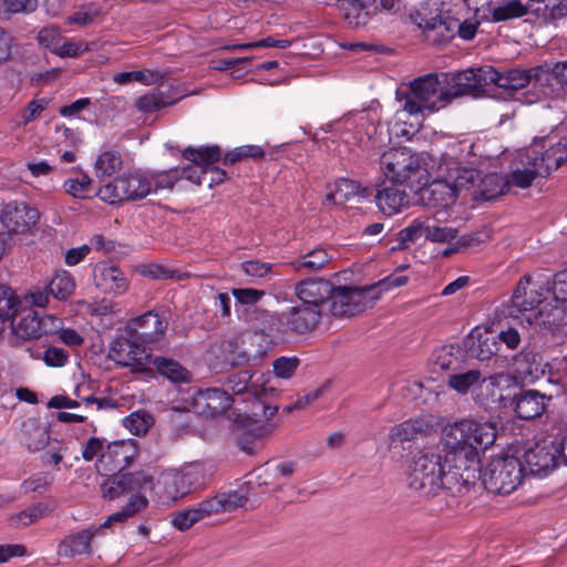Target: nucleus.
<instances>
[{
  "mask_svg": "<svg viewBox=\"0 0 567 567\" xmlns=\"http://www.w3.org/2000/svg\"><path fill=\"white\" fill-rule=\"evenodd\" d=\"M497 437L496 425L462 419L442 429V444L445 462L453 464L473 485L480 478L481 454L492 446Z\"/></svg>",
  "mask_w": 567,
  "mask_h": 567,
  "instance_id": "obj_1",
  "label": "nucleus"
},
{
  "mask_svg": "<svg viewBox=\"0 0 567 567\" xmlns=\"http://www.w3.org/2000/svg\"><path fill=\"white\" fill-rule=\"evenodd\" d=\"M464 474L445 462L441 454L422 451L415 454L408 470V486L421 497H435L445 493L451 496L463 494L473 486L466 483Z\"/></svg>",
  "mask_w": 567,
  "mask_h": 567,
  "instance_id": "obj_2",
  "label": "nucleus"
},
{
  "mask_svg": "<svg viewBox=\"0 0 567 567\" xmlns=\"http://www.w3.org/2000/svg\"><path fill=\"white\" fill-rule=\"evenodd\" d=\"M442 73H430L413 80L406 92L396 91V100L402 111L409 115H419L427 111L437 112L451 103Z\"/></svg>",
  "mask_w": 567,
  "mask_h": 567,
  "instance_id": "obj_3",
  "label": "nucleus"
},
{
  "mask_svg": "<svg viewBox=\"0 0 567 567\" xmlns=\"http://www.w3.org/2000/svg\"><path fill=\"white\" fill-rule=\"evenodd\" d=\"M539 151L535 146L520 150L516 153L509 174L493 173L483 181L485 197L487 199L503 195L512 186L527 188L537 176H545L538 162Z\"/></svg>",
  "mask_w": 567,
  "mask_h": 567,
  "instance_id": "obj_4",
  "label": "nucleus"
},
{
  "mask_svg": "<svg viewBox=\"0 0 567 567\" xmlns=\"http://www.w3.org/2000/svg\"><path fill=\"white\" fill-rule=\"evenodd\" d=\"M424 157L408 147L391 148L383 153L380 168L384 181L405 185L411 190L427 184V168Z\"/></svg>",
  "mask_w": 567,
  "mask_h": 567,
  "instance_id": "obj_5",
  "label": "nucleus"
},
{
  "mask_svg": "<svg viewBox=\"0 0 567 567\" xmlns=\"http://www.w3.org/2000/svg\"><path fill=\"white\" fill-rule=\"evenodd\" d=\"M204 486L205 473L203 466L189 464L179 468L162 471L155 482V493L164 504L174 505Z\"/></svg>",
  "mask_w": 567,
  "mask_h": 567,
  "instance_id": "obj_6",
  "label": "nucleus"
},
{
  "mask_svg": "<svg viewBox=\"0 0 567 567\" xmlns=\"http://www.w3.org/2000/svg\"><path fill=\"white\" fill-rule=\"evenodd\" d=\"M247 501L248 498L237 491L217 493L213 497H208L188 508L175 513L172 518V525L176 529L185 532L197 522L213 514L234 512L245 506Z\"/></svg>",
  "mask_w": 567,
  "mask_h": 567,
  "instance_id": "obj_7",
  "label": "nucleus"
},
{
  "mask_svg": "<svg viewBox=\"0 0 567 567\" xmlns=\"http://www.w3.org/2000/svg\"><path fill=\"white\" fill-rule=\"evenodd\" d=\"M526 476L523 462L515 456H497L491 460L480 478L485 488L493 494L514 492Z\"/></svg>",
  "mask_w": 567,
  "mask_h": 567,
  "instance_id": "obj_8",
  "label": "nucleus"
},
{
  "mask_svg": "<svg viewBox=\"0 0 567 567\" xmlns=\"http://www.w3.org/2000/svg\"><path fill=\"white\" fill-rule=\"evenodd\" d=\"M153 193L147 173L134 171L114 178L100 187L97 196L111 205L144 199Z\"/></svg>",
  "mask_w": 567,
  "mask_h": 567,
  "instance_id": "obj_9",
  "label": "nucleus"
},
{
  "mask_svg": "<svg viewBox=\"0 0 567 567\" xmlns=\"http://www.w3.org/2000/svg\"><path fill=\"white\" fill-rule=\"evenodd\" d=\"M491 65L456 72H442L451 102L464 95L478 96L491 86Z\"/></svg>",
  "mask_w": 567,
  "mask_h": 567,
  "instance_id": "obj_10",
  "label": "nucleus"
},
{
  "mask_svg": "<svg viewBox=\"0 0 567 567\" xmlns=\"http://www.w3.org/2000/svg\"><path fill=\"white\" fill-rule=\"evenodd\" d=\"M379 299L375 287H332L330 311L334 317H352L361 313Z\"/></svg>",
  "mask_w": 567,
  "mask_h": 567,
  "instance_id": "obj_11",
  "label": "nucleus"
},
{
  "mask_svg": "<svg viewBox=\"0 0 567 567\" xmlns=\"http://www.w3.org/2000/svg\"><path fill=\"white\" fill-rule=\"evenodd\" d=\"M109 358L117 365L130 368L134 372H144L151 362V350L134 337L115 338L109 348Z\"/></svg>",
  "mask_w": 567,
  "mask_h": 567,
  "instance_id": "obj_12",
  "label": "nucleus"
},
{
  "mask_svg": "<svg viewBox=\"0 0 567 567\" xmlns=\"http://www.w3.org/2000/svg\"><path fill=\"white\" fill-rule=\"evenodd\" d=\"M146 488L155 491L154 477L146 470H120L101 484L102 495L107 499H115L128 493H142Z\"/></svg>",
  "mask_w": 567,
  "mask_h": 567,
  "instance_id": "obj_13",
  "label": "nucleus"
},
{
  "mask_svg": "<svg viewBox=\"0 0 567 567\" xmlns=\"http://www.w3.org/2000/svg\"><path fill=\"white\" fill-rule=\"evenodd\" d=\"M252 374L248 370L239 371L227 378L226 386L235 394H241L246 391L254 390L252 415L257 419H271L278 411L277 405L267 403L262 395L268 391H274L272 388L267 386V382L261 384H249Z\"/></svg>",
  "mask_w": 567,
  "mask_h": 567,
  "instance_id": "obj_14",
  "label": "nucleus"
},
{
  "mask_svg": "<svg viewBox=\"0 0 567 567\" xmlns=\"http://www.w3.org/2000/svg\"><path fill=\"white\" fill-rule=\"evenodd\" d=\"M462 144H452L449 146L447 152L442 154L441 162L437 171L443 173L456 194L462 189H467L474 186L480 179L477 169L468 166L461 165L456 158Z\"/></svg>",
  "mask_w": 567,
  "mask_h": 567,
  "instance_id": "obj_15",
  "label": "nucleus"
},
{
  "mask_svg": "<svg viewBox=\"0 0 567 567\" xmlns=\"http://www.w3.org/2000/svg\"><path fill=\"white\" fill-rule=\"evenodd\" d=\"M526 475L547 476L560 463V453L555 441H543L528 449L524 454Z\"/></svg>",
  "mask_w": 567,
  "mask_h": 567,
  "instance_id": "obj_16",
  "label": "nucleus"
},
{
  "mask_svg": "<svg viewBox=\"0 0 567 567\" xmlns=\"http://www.w3.org/2000/svg\"><path fill=\"white\" fill-rule=\"evenodd\" d=\"M417 190H421L422 199L426 206L437 209L435 213L437 220H440L439 215H447V209L456 203L458 196L442 172H439L437 177L431 183L427 181L426 185L415 187L414 192Z\"/></svg>",
  "mask_w": 567,
  "mask_h": 567,
  "instance_id": "obj_17",
  "label": "nucleus"
},
{
  "mask_svg": "<svg viewBox=\"0 0 567 567\" xmlns=\"http://www.w3.org/2000/svg\"><path fill=\"white\" fill-rule=\"evenodd\" d=\"M413 20L424 31L426 40L433 44L447 43L456 35L457 24L453 17L419 11Z\"/></svg>",
  "mask_w": 567,
  "mask_h": 567,
  "instance_id": "obj_18",
  "label": "nucleus"
},
{
  "mask_svg": "<svg viewBox=\"0 0 567 567\" xmlns=\"http://www.w3.org/2000/svg\"><path fill=\"white\" fill-rule=\"evenodd\" d=\"M183 156L193 163L179 168L181 179L185 178L194 184L200 185L206 182L207 166L217 163L220 159V150L218 146L187 147Z\"/></svg>",
  "mask_w": 567,
  "mask_h": 567,
  "instance_id": "obj_19",
  "label": "nucleus"
},
{
  "mask_svg": "<svg viewBox=\"0 0 567 567\" xmlns=\"http://www.w3.org/2000/svg\"><path fill=\"white\" fill-rule=\"evenodd\" d=\"M0 220L9 233L24 234L39 223L40 212L25 202L14 200L3 206Z\"/></svg>",
  "mask_w": 567,
  "mask_h": 567,
  "instance_id": "obj_20",
  "label": "nucleus"
},
{
  "mask_svg": "<svg viewBox=\"0 0 567 567\" xmlns=\"http://www.w3.org/2000/svg\"><path fill=\"white\" fill-rule=\"evenodd\" d=\"M167 326V320L159 313L147 311L130 319L124 327V332L143 343H152L163 338Z\"/></svg>",
  "mask_w": 567,
  "mask_h": 567,
  "instance_id": "obj_21",
  "label": "nucleus"
},
{
  "mask_svg": "<svg viewBox=\"0 0 567 567\" xmlns=\"http://www.w3.org/2000/svg\"><path fill=\"white\" fill-rule=\"evenodd\" d=\"M321 319V309L313 307L297 305L288 311H282L277 316V321L284 328L282 332H292L296 334H305L317 328Z\"/></svg>",
  "mask_w": 567,
  "mask_h": 567,
  "instance_id": "obj_22",
  "label": "nucleus"
},
{
  "mask_svg": "<svg viewBox=\"0 0 567 567\" xmlns=\"http://www.w3.org/2000/svg\"><path fill=\"white\" fill-rule=\"evenodd\" d=\"M544 297L545 290L536 282H532L530 277L525 276L518 281L513 292L508 315L517 317L519 313H533Z\"/></svg>",
  "mask_w": 567,
  "mask_h": 567,
  "instance_id": "obj_23",
  "label": "nucleus"
},
{
  "mask_svg": "<svg viewBox=\"0 0 567 567\" xmlns=\"http://www.w3.org/2000/svg\"><path fill=\"white\" fill-rule=\"evenodd\" d=\"M93 278L96 288L106 295L121 296L130 287L125 274L113 264L97 262L93 269Z\"/></svg>",
  "mask_w": 567,
  "mask_h": 567,
  "instance_id": "obj_24",
  "label": "nucleus"
},
{
  "mask_svg": "<svg viewBox=\"0 0 567 567\" xmlns=\"http://www.w3.org/2000/svg\"><path fill=\"white\" fill-rule=\"evenodd\" d=\"M432 427L431 420L425 416L409 419L392 426L389 432V450L394 453L405 442H412L419 436L427 434Z\"/></svg>",
  "mask_w": 567,
  "mask_h": 567,
  "instance_id": "obj_25",
  "label": "nucleus"
},
{
  "mask_svg": "<svg viewBox=\"0 0 567 567\" xmlns=\"http://www.w3.org/2000/svg\"><path fill=\"white\" fill-rule=\"evenodd\" d=\"M538 144L542 148L546 147L542 156H538L539 166L545 175H549L567 162V143L563 141L557 131L551 135L536 138L533 146L537 148Z\"/></svg>",
  "mask_w": 567,
  "mask_h": 567,
  "instance_id": "obj_26",
  "label": "nucleus"
},
{
  "mask_svg": "<svg viewBox=\"0 0 567 567\" xmlns=\"http://www.w3.org/2000/svg\"><path fill=\"white\" fill-rule=\"evenodd\" d=\"M187 95L188 93L179 86H171L168 90L156 89L137 97L134 106L140 112L152 113L175 105Z\"/></svg>",
  "mask_w": 567,
  "mask_h": 567,
  "instance_id": "obj_27",
  "label": "nucleus"
},
{
  "mask_svg": "<svg viewBox=\"0 0 567 567\" xmlns=\"http://www.w3.org/2000/svg\"><path fill=\"white\" fill-rule=\"evenodd\" d=\"M402 187L406 186L392 184L386 181H383L379 185L375 194V203L383 214L392 216L409 206V196Z\"/></svg>",
  "mask_w": 567,
  "mask_h": 567,
  "instance_id": "obj_28",
  "label": "nucleus"
},
{
  "mask_svg": "<svg viewBox=\"0 0 567 567\" xmlns=\"http://www.w3.org/2000/svg\"><path fill=\"white\" fill-rule=\"evenodd\" d=\"M332 285L323 279L302 280L296 286V295L301 305L321 309L326 300L330 301Z\"/></svg>",
  "mask_w": 567,
  "mask_h": 567,
  "instance_id": "obj_29",
  "label": "nucleus"
},
{
  "mask_svg": "<svg viewBox=\"0 0 567 567\" xmlns=\"http://www.w3.org/2000/svg\"><path fill=\"white\" fill-rule=\"evenodd\" d=\"M553 301L550 297L545 295L536 310L526 317L527 321L546 330L556 329L564 320L565 308L564 305L558 302L553 305Z\"/></svg>",
  "mask_w": 567,
  "mask_h": 567,
  "instance_id": "obj_30",
  "label": "nucleus"
},
{
  "mask_svg": "<svg viewBox=\"0 0 567 567\" xmlns=\"http://www.w3.org/2000/svg\"><path fill=\"white\" fill-rule=\"evenodd\" d=\"M100 535H102L101 527H96L95 525L71 534L61 540L58 547V554L66 558L90 554L92 540Z\"/></svg>",
  "mask_w": 567,
  "mask_h": 567,
  "instance_id": "obj_31",
  "label": "nucleus"
},
{
  "mask_svg": "<svg viewBox=\"0 0 567 567\" xmlns=\"http://www.w3.org/2000/svg\"><path fill=\"white\" fill-rule=\"evenodd\" d=\"M233 398L226 390L209 388L199 390L195 396V405L208 416H215L224 413L233 404Z\"/></svg>",
  "mask_w": 567,
  "mask_h": 567,
  "instance_id": "obj_32",
  "label": "nucleus"
},
{
  "mask_svg": "<svg viewBox=\"0 0 567 567\" xmlns=\"http://www.w3.org/2000/svg\"><path fill=\"white\" fill-rule=\"evenodd\" d=\"M491 85L504 90L508 96H513L518 90L529 85L528 69H511L498 71L491 66Z\"/></svg>",
  "mask_w": 567,
  "mask_h": 567,
  "instance_id": "obj_33",
  "label": "nucleus"
},
{
  "mask_svg": "<svg viewBox=\"0 0 567 567\" xmlns=\"http://www.w3.org/2000/svg\"><path fill=\"white\" fill-rule=\"evenodd\" d=\"M529 85L532 91L525 94L524 101L528 104L535 103L553 93L550 81L553 78L551 65L544 64L528 69Z\"/></svg>",
  "mask_w": 567,
  "mask_h": 567,
  "instance_id": "obj_34",
  "label": "nucleus"
},
{
  "mask_svg": "<svg viewBox=\"0 0 567 567\" xmlns=\"http://www.w3.org/2000/svg\"><path fill=\"white\" fill-rule=\"evenodd\" d=\"M133 445L131 442H112L105 445L101 458L97 460L96 467L112 471L116 467L125 466L132 457Z\"/></svg>",
  "mask_w": 567,
  "mask_h": 567,
  "instance_id": "obj_35",
  "label": "nucleus"
},
{
  "mask_svg": "<svg viewBox=\"0 0 567 567\" xmlns=\"http://www.w3.org/2000/svg\"><path fill=\"white\" fill-rule=\"evenodd\" d=\"M210 353L216 357L221 368L240 365L249 360V354L240 349L235 339L223 340L214 344L210 348Z\"/></svg>",
  "mask_w": 567,
  "mask_h": 567,
  "instance_id": "obj_36",
  "label": "nucleus"
},
{
  "mask_svg": "<svg viewBox=\"0 0 567 567\" xmlns=\"http://www.w3.org/2000/svg\"><path fill=\"white\" fill-rule=\"evenodd\" d=\"M493 22H503L512 19L522 18L529 11V1L524 4L520 0H504L497 4L493 1L486 3Z\"/></svg>",
  "mask_w": 567,
  "mask_h": 567,
  "instance_id": "obj_37",
  "label": "nucleus"
},
{
  "mask_svg": "<svg viewBox=\"0 0 567 567\" xmlns=\"http://www.w3.org/2000/svg\"><path fill=\"white\" fill-rule=\"evenodd\" d=\"M545 406L543 394L535 390H527L516 398L515 412L523 420H532L542 415Z\"/></svg>",
  "mask_w": 567,
  "mask_h": 567,
  "instance_id": "obj_38",
  "label": "nucleus"
},
{
  "mask_svg": "<svg viewBox=\"0 0 567 567\" xmlns=\"http://www.w3.org/2000/svg\"><path fill=\"white\" fill-rule=\"evenodd\" d=\"M339 9L347 24L350 28L364 27L371 18L368 10V3L371 1L367 0H337Z\"/></svg>",
  "mask_w": 567,
  "mask_h": 567,
  "instance_id": "obj_39",
  "label": "nucleus"
},
{
  "mask_svg": "<svg viewBox=\"0 0 567 567\" xmlns=\"http://www.w3.org/2000/svg\"><path fill=\"white\" fill-rule=\"evenodd\" d=\"M530 13L546 21L567 17V0H529Z\"/></svg>",
  "mask_w": 567,
  "mask_h": 567,
  "instance_id": "obj_40",
  "label": "nucleus"
},
{
  "mask_svg": "<svg viewBox=\"0 0 567 567\" xmlns=\"http://www.w3.org/2000/svg\"><path fill=\"white\" fill-rule=\"evenodd\" d=\"M13 334L22 340L38 339L39 331V313L33 310H24L19 315L18 320L11 319Z\"/></svg>",
  "mask_w": 567,
  "mask_h": 567,
  "instance_id": "obj_41",
  "label": "nucleus"
},
{
  "mask_svg": "<svg viewBox=\"0 0 567 567\" xmlns=\"http://www.w3.org/2000/svg\"><path fill=\"white\" fill-rule=\"evenodd\" d=\"M360 194V185L349 178H339L326 195L323 204L341 205Z\"/></svg>",
  "mask_w": 567,
  "mask_h": 567,
  "instance_id": "obj_42",
  "label": "nucleus"
},
{
  "mask_svg": "<svg viewBox=\"0 0 567 567\" xmlns=\"http://www.w3.org/2000/svg\"><path fill=\"white\" fill-rule=\"evenodd\" d=\"M123 166L122 155L114 150L102 151L94 163L95 176L100 179L111 177L118 173Z\"/></svg>",
  "mask_w": 567,
  "mask_h": 567,
  "instance_id": "obj_43",
  "label": "nucleus"
},
{
  "mask_svg": "<svg viewBox=\"0 0 567 567\" xmlns=\"http://www.w3.org/2000/svg\"><path fill=\"white\" fill-rule=\"evenodd\" d=\"M51 296L58 300H68L75 290V279L68 270H58L47 284Z\"/></svg>",
  "mask_w": 567,
  "mask_h": 567,
  "instance_id": "obj_44",
  "label": "nucleus"
},
{
  "mask_svg": "<svg viewBox=\"0 0 567 567\" xmlns=\"http://www.w3.org/2000/svg\"><path fill=\"white\" fill-rule=\"evenodd\" d=\"M157 372L174 383H186L190 380V374L181 363L173 359L156 357L153 360Z\"/></svg>",
  "mask_w": 567,
  "mask_h": 567,
  "instance_id": "obj_45",
  "label": "nucleus"
},
{
  "mask_svg": "<svg viewBox=\"0 0 567 567\" xmlns=\"http://www.w3.org/2000/svg\"><path fill=\"white\" fill-rule=\"evenodd\" d=\"M51 507L45 503H37L17 514H12L9 517V525L12 528H23L27 527L51 512Z\"/></svg>",
  "mask_w": 567,
  "mask_h": 567,
  "instance_id": "obj_46",
  "label": "nucleus"
},
{
  "mask_svg": "<svg viewBox=\"0 0 567 567\" xmlns=\"http://www.w3.org/2000/svg\"><path fill=\"white\" fill-rule=\"evenodd\" d=\"M330 260L331 255L322 247H317L293 261L292 266L296 270L307 269L308 271H317L323 268Z\"/></svg>",
  "mask_w": 567,
  "mask_h": 567,
  "instance_id": "obj_47",
  "label": "nucleus"
},
{
  "mask_svg": "<svg viewBox=\"0 0 567 567\" xmlns=\"http://www.w3.org/2000/svg\"><path fill=\"white\" fill-rule=\"evenodd\" d=\"M163 80V74L158 71L136 70L117 73L113 76V81L120 85L131 82H138L144 85H152Z\"/></svg>",
  "mask_w": 567,
  "mask_h": 567,
  "instance_id": "obj_48",
  "label": "nucleus"
},
{
  "mask_svg": "<svg viewBox=\"0 0 567 567\" xmlns=\"http://www.w3.org/2000/svg\"><path fill=\"white\" fill-rule=\"evenodd\" d=\"M481 371L475 369L453 373L449 377L447 384L451 389L464 394L481 380Z\"/></svg>",
  "mask_w": 567,
  "mask_h": 567,
  "instance_id": "obj_49",
  "label": "nucleus"
},
{
  "mask_svg": "<svg viewBox=\"0 0 567 567\" xmlns=\"http://www.w3.org/2000/svg\"><path fill=\"white\" fill-rule=\"evenodd\" d=\"M80 309L93 317H105L120 311L118 305L110 299L103 298L94 301H80Z\"/></svg>",
  "mask_w": 567,
  "mask_h": 567,
  "instance_id": "obj_50",
  "label": "nucleus"
},
{
  "mask_svg": "<svg viewBox=\"0 0 567 567\" xmlns=\"http://www.w3.org/2000/svg\"><path fill=\"white\" fill-rule=\"evenodd\" d=\"M19 300L12 289L0 284V320L12 319L18 312Z\"/></svg>",
  "mask_w": 567,
  "mask_h": 567,
  "instance_id": "obj_51",
  "label": "nucleus"
},
{
  "mask_svg": "<svg viewBox=\"0 0 567 567\" xmlns=\"http://www.w3.org/2000/svg\"><path fill=\"white\" fill-rule=\"evenodd\" d=\"M91 50L90 43L75 40L61 38L59 45L54 47V54L61 58H78L80 54Z\"/></svg>",
  "mask_w": 567,
  "mask_h": 567,
  "instance_id": "obj_52",
  "label": "nucleus"
},
{
  "mask_svg": "<svg viewBox=\"0 0 567 567\" xmlns=\"http://www.w3.org/2000/svg\"><path fill=\"white\" fill-rule=\"evenodd\" d=\"M152 179L153 193L161 189H171L181 179L179 168L147 173Z\"/></svg>",
  "mask_w": 567,
  "mask_h": 567,
  "instance_id": "obj_53",
  "label": "nucleus"
},
{
  "mask_svg": "<svg viewBox=\"0 0 567 567\" xmlns=\"http://www.w3.org/2000/svg\"><path fill=\"white\" fill-rule=\"evenodd\" d=\"M48 102L45 100H32L20 112V115L12 121L14 127H24L34 121L45 110Z\"/></svg>",
  "mask_w": 567,
  "mask_h": 567,
  "instance_id": "obj_54",
  "label": "nucleus"
},
{
  "mask_svg": "<svg viewBox=\"0 0 567 567\" xmlns=\"http://www.w3.org/2000/svg\"><path fill=\"white\" fill-rule=\"evenodd\" d=\"M457 236V229L437 224H427L424 226V237L433 243H450Z\"/></svg>",
  "mask_w": 567,
  "mask_h": 567,
  "instance_id": "obj_55",
  "label": "nucleus"
},
{
  "mask_svg": "<svg viewBox=\"0 0 567 567\" xmlns=\"http://www.w3.org/2000/svg\"><path fill=\"white\" fill-rule=\"evenodd\" d=\"M545 295L554 302L564 305L567 302V269L555 275L551 289H546Z\"/></svg>",
  "mask_w": 567,
  "mask_h": 567,
  "instance_id": "obj_56",
  "label": "nucleus"
},
{
  "mask_svg": "<svg viewBox=\"0 0 567 567\" xmlns=\"http://www.w3.org/2000/svg\"><path fill=\"white\" fill-rule=\"evenodd\" d=\"M299 365L300 359L297 357H279L272 362V371L277 378L290 379Z\"/></svg>",
  "mask_w": 567,
  "mask_h": 567,
  "instance_id": "obj_57",
  "label": "nucleus"
},
{
  "mask_svg": "<svg viewBox=\"0 0 567 567\" xmlns=\"http://www.w3.org/2000/svg\"><path fill=\"white\" fill-rule=\"evenodd\" d=\"M91 185V178L83 174L76 178H69L64 182L63 188L65 193L74 198H85Z\"/></svg>",
  "mask_w": 567,
  "mask_h": 567,
  "instance_id": "obj_58",
  "label": "nucleus"
},
{
  "mask_svg": "<svg viewBox=\"0 0 567 567\" xmlns=\"http://www.w3.org/2000/svg\"><path fill=\"white\" fill-rule=\"evenodd\" d=\"M268 432H270L269 426H257L251 432L243 434L238 437L239 449L247 454H252L256 451L258 439Z\"/></svg>",
  "mask_w": 567,
  "mask_h": 567,
  "instance_id": "obj_59",
  "label": "nucleus"
},
{
  "mask_svg": "<svg viewBox=\"0 0 567 567\" xmlns=\"http://www.w3.org/2000/svg\"><path fill=\"white\" fill-rule=\"evenodd\" d=\"M152 424V417L138 412L132 413L124 420V425L135 435L145 434Z\"/></svg>",
  "mask_w": 567,
  "mask_h": 567,
  "instance_id": "obj_60",
  "label": "nucleus"
},
{
  "mask_svg": "<svg viewBox=\"0 0 567 567\" xmlns=\"http://www.w3.org/2000/svg\"><path fill=\"white\" fill-rule=\"evenodd\" d=\"M37 8V0H0V14L31 12Z\"/></svg>",
  "mask_w": 567,
  "mask_h": 567,
  "instance_id": "obj_61",
  "label": "nucleus"
},
{
  "mask_svg": "<svg viewBox=\"0 0 567 567\" xmlns=\"http://www.w3.org/2000/svg\"><path fill=\"white\" fill-rule=\"evenodd\" d=\"M100 9L94 4L81 7L73 14L69 16L66 21L70 24L86 25L94 21L99 16Z\"/></svg>",
  "mask_w": 567,
  "mask_h": 567,
  "instance_id": "obj_62",
  "label": "nucleus"
},
{
  "mask_svg": "<svg viewBox=\"0 0 567 567\" xmlns=\"http://www.w3.org/2000/svg\"><path fill=\"white\" fill-rule=\"evenodd\" d=\"M243 271L254 278H266L271 274L272 265L260 260H248L240 265Z\"/></svg>",
  "mask_w": 567,
  "mask_h": 567,
  "instance_id": "obj_63",
  "label": "nucleus"
},
{
  "mask_svg": "<svg viewBox=\"0 0 567 567\" xmlns=\"http://www.w3.org/2000/svg\"><path fill=\"white\" fill-rule=\"evenodd\" d=\"M68 360V352L58 347H50L43 352V361L49 367H63L66 364Z\"/></svg>",
  "mask_w": 567,
  "mask_h": 567,
  "instance_id": "obj_64",
  "label": "nucleus"
}]
</instances>
